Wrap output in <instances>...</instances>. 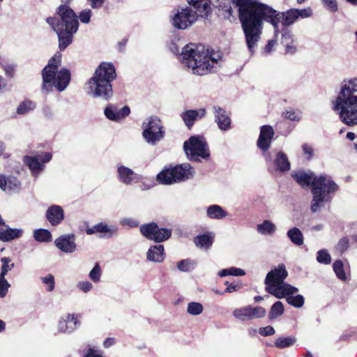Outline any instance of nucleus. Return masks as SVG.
Instances as JSON below:
<instances>
[{
  "instance_id": "c756f323",
  "label": "nucleus",
  "mask_w": 357,
  "mask_h": 357,
  "mask_svg": "<svg viewBox=\"0 0 357 357\" xmlns=\"http://www.w3.org/2000/svg\"><path fill=\"white\" fill-rule=\"evenodd\" d=\"M139 230L147 239L156 242V222L142 225Z\"/></svg>"
},
{
  "instance_id": "a18cd8bd",
  "label": "nucleus",
  "mask_w": 357,
  "mask_h": 357,
  "mask_svg": "<svg viewBox=\"0 0 357 357\" xmlns=\"http://www.w3.org/2000/svg\"><path fill=\"white\" fill-rule=\"evenodd\" d=\"M233 315L242 321L250 320L249 307L247 306L243 308L236 309L233 312Z\"/></svg>"
},
{
  "instance_id": "603ef678",
  "label": "nucleus",
  "mask_w": 357,
  "mask_h": 357,
  "mask_svg": "<svg viewBox=\"0 0 357 357\" xmlns=\"http://www.w3.org/2000/svg\"><path fill=\"white\" fill-rule=\"evenodd\" d=\"M282 295H283V298L294 296V294L298 291V289L296 287H294L288 283H282Z\"/></svg>"
},
{
  "instance_id": "5fc2aeb1",
  "label": "nucleus",
  "mask_w": 357,
  "mask_h": 357,
  "mask_svg": "<svg viewBox=\"0 0 357 357\" xmlns=\"http://www.w3.org/2000/svg\"><path fill=\"white\" fill-rule=\"evenodd\" d=\"M41 280L43 283L47 285V290L48 291H52L54 289L55 280L53 275L48 274L45 277H42Z\"/></svg>"
},
{
  "instance_id": "f8f14e48",
  "label": "nucleus",
  "mask_w": 357,
  "mask_h": 357,
  "mask_svg": "<svg viewBox=\"0 0 357 357\" xmlns=\"http://www.w3.org/2000/svg\"><path fill=\"white\" fill-rule=\"evenodd\" d=\"M79 324L76 314H67L59 320L57 330L61 333L70 334L79 327Z\"/></svg>"
},
{
  "instance_id": "5701e85b",
  "label": "nucleus",
  "mask_w": 357,
  "mask_h": 357,
  "mask_svg": "<svg viewBox=\"0 0 357 357\" xmlns=\"http://www.w3.org/2000/svg\"><path fill=\"white\" fill-rule=\"evenodd\" d=\"M0 227V240L3 242L11 241L20 238L23 234V229L10 228L7 225H1Z\"/></svg>"
},
{
  "instance_id": "bf43d9fd",
  "label": "nucleus",
  "mask_w": 357,
  "mask_h": 357,
  "mask_svg": "<svg viewBox=\"0 0 357 357\" xmlns=\"http://www.w3.org/2000/svg\"><path fill=\"white\" fill-rule=\"evenodd\" d=\"M296 13L298 19L299 17L303 18V19L307 18V17H311L313 14L312 9L310 7H307V8H303V9L296 8Z\"/></svg>"
},
{
  "instance_id": "338daca9",
  "label": "nucleus",
  "mask_w": 357,
  "mask_h": 357,
  "mask_svg": "<svg viewBox=\"0 0 357 357\" xmlns=\"http://www.w3.org/2000/svg\"><path fill=\"white\" fill-rule=\"evenodd\" d=\"M155 255H156V245L151 246L147 253H146V258L149 261H155Z\"/></svg>"
},
{
  "instance_id": "f704fd0d",
  "label": "nucleus",
  "mask_w": 357,
  "mask_h": 357,
  "mask_svg": "<svg viewBox=\"0 0 357 357\" xmlns=\"http://www.w3.org/2000/svg\"><path fill=\"white\" fill-rule=\"evenodd\" d=\"M284 312L283 303L281 301H276L271 307L268 313V319L270 320L275 319Z\"/></svg>"
},
{
  "instance_id": "13d9d810",
  "label": "nucleus",
  "mask_w": 357,
  "mask_h": 357,
  "mask_svg": "<svg viewBox=\"0 0 357 357\" xmlns=\"http://www.w3.org/2000/svg\"><path fill=\"white\" fill-rule=\"evenodd\" d=\"M92 16V11L90 9H84L82 10L78 16V18L80 20L82 23L89 24L91 21V17Z\"/></svg>"
},
{
  "instance_id": "c9c22d12",
  "label": "nucleus",
  "mask_w": 357,
  "mask_h": 357,
  "mask_svg": "<svg viewBox=\"0 0 357 357\" xmlns=\"http://www.w3.org/2000/svg\"><path fill=\"white\" fill-rule=\"evenodd\" d=\"M33 237L38 242H50L52 240L51 233L45 229H36L33 232Z\"/></svg>"
},
{
  "instance_id": "6e6552de",
  "label": "nucleus",
  "mask_w": 357,
  "mask_h": 357,
  "mask_svg": "<svg viewBox=\"0 0 357 357\" xmlns=\"http://www.w3.org/2000/svg\"><path fill=\"white\" fill-rule=\"evenodd\" d=\"M195 172L192 166L185 162L166 168L158 174V182L164 185H172L184 182L194 177Z\"/></svg>"
},
{
  "instance_id": "0eeeda50",
  "label": "nucleus",
  "mask_w": 357,
  "mask_h": 357,
  "mask_svg": "<svg viewBox=\"0 0 357 357\" xmlns=\"http://www.w3.org/2000/svg\"><path fill=\"white\" fill-rule=\"evenodd\" d=\"M186 158L191 162L208 161L211 157L209 146L206 138L202 135L190 136L183 146Z\"/></svg>"
},
{
  "instance_id": "2eb2a0df",
  "label": "nucleus",
  "mask_w": 357,
  "mask_h": 357,
  "mask_svg": "<svg viewBox=\"0 0 357 357\" xmlns=\"http://www.w3.org/2000/svg\"><path fill=\"white\" fill-rule=\"evenodd\" d=\"M206 114L205 108H199L198 109H187L182 112L180 116L188 129L191 130L195 123L203 119Z\"/></svg>"
},
{
  "instance_id": "6e6d98bb",
  "label": "nucleus",
  "mask_w": 357,
  "mask_h": 357,
  "mask_svg": "<svg viewBox=\"0 0 357 357\" xmlns=\"http://www.w3.org/2000/svg\"><path fill=\"white\" fill-rule=\"evenodd\" d=\"M349 246V240L348 237L344 236L341 238L336 245V249L338 250L340 253H344Z\"/></svg>"
},
{
  "instance_id": "0e129e2a",
  "label": "nucleus",
  "mask_w": 357,
  "mask_h": 357,
  "mask_svg": "<svg viewBox=\"0 0 357 357\" xmlns=\"http://www.w3.org/2000/svg\"><path fill=\"white\" fill-rule=\"evenodd\" d=\"M77 287L80 290L86 293L91 290L93 285L89 281H82L78 283Z\"/></svg>"
},
{
  "instance_id": "bb28decb",
  "label": "nucleus",
  "mask_w": 357,
  "mask_h": 357,
  "mask_svg": "<svg viewBox=\"0 0 357 357\" xmlns=\"http://www.w3.org/2000/svg\"><path fill=\"white\" fill-rule=\"evenodd\" d=\"M206 215L211 219L221 220L227 215V213L220 205L213 204L207 207Z\"/></svg>"
},
{
  "instance_id": "412c9836",
  "label": "nucleus",
  "mask_w": 357,
  "mask_h": 357,
  "mask_svg": "<svg viewBox=\"0 0 357 357\" xmlns=\"http://www.w3.org/2000/svg\"><path fill=\"white\" fill-rule=\"evenodd\" d=\"M47 220L52 226L59 225L64 218V212L61 206L52 205L46 211Z\"/></svg>"
},
{
  "instance_id": "1a4fd4ad",
  "label": "nucleus",
  "mask_w": 357,
  "mask_h": 357,
  "mask_svg": "<svg viewBox=\"0 0 357 357\" xmlns=\"http://www.w3.org/2000/svg\"><path fill=\"white\" fill-rule=\"evenodd\" d=\"M43 89L47 91L55 86L59 91H64L70 80V73L66 68L61 70L44 68L42 71Z\"/></svg>"
},
{
  "instance_id": "ddd939ff",
  "label": "nucleus",
  "mask_w": 357,
  "mask_h": 357,
  "mask_svg": "<svg viewBox=\"0 0 357 357\" xmlns=\"http://www.w3.org/2000/svg\"><path fill=\"white\" fill-rule=\"evenodd\" d=\"M130 113L128 106L119 108L117 105L109 104L104 109L105 116L110 121L119 122L123 120Z\"/></svg>"
},
{
  "instance_id": "7ed1b4c3",
  "label": "nucleus",
  "mask_w": 357,
  "mask_h": 357,
  "mask_svg": "<svg viewBox=\"0 0 357 357\" xmlns=\"http://www.w3.org/2000/svg\"><path fill=\"white\" fill-rule=\"evenodd\" d=\"M332 105L342 123L349 126L357 125V77L342 81Z\"/></svg>"
},
{
  "instance_id": "473e14b6",
  "label": "nucleus",
  "mask_w": 357,
  "mask_h": 357,
  "mask_svg": "<svg viewBox=\"0 0 357 357\" xmlns=\"http://www.w3.org/2000/svg\"><path fill=\"white\" fill-rule=\"evenodd\" d=\"M296 340L295 336L279 337L275 340L274 345L278 349H284L294 344Z\"/></svg>"
},
{
  "instance_id": "3c124183",
  "label": "nucleus",
  "mask_w": 357,
  "mask_h": 357,
  "mask_svg": "<svg viewBox=\"0 0 357 357\" xmlns=\"http://www.w3.org/2000/svg\"><path fill=\"white\" fill-rule=\"evenodd\" d=\"M172 236V229L167 228H159L158 227V243L163 242L169 239Z\"/></svg>"
},
{
  "instance_id": "e433bc0d",
  "label": "nucleus",
  "mask_w": 357,
  "mask_h": 357,
  "mask_svg": "<svg viewBox=\"0 0 357 357\" xmlns=\"http://www.w3.org/2000/svg\"><path fill=\"white\" fill-rule=\"evenodd\" d=\"M333 269L338 279L342 281H345L347 280V275L344 269V264L342 260H335L333 264Z\"/></svg>"
},
{
  "instance_id": "de8ad7c7",
  "label": "nucleus",
  "mask_w": 357,
  "mask_h": 357,
  "mask_svg": "<svg viewBox=\"0 0 357 357\" xmlns=\"http://www.w3.org/2000/svg\"><path fill=\"white\" fill-rule=\"evenodd\" d=\"M282 116L284 119H289L293 121H299L301 119V113L296 112L293 109H286L283 112Z\"/></svg>"
},
{
  "instance_id": "ea45409f",
  "label": "nucleus",
  "mask_w": 357,
  "mask_h": 357,
  "mask_svg": "<svg viewBox=\"0 0 357 357\" xmlns=\"http://www.w3.org/2000/svg\"><path fill=\"white\" fill-rule=\"evenodd\" d=\"M281 33V44L282 45H287L288 44H293L294 43V35L291 31L287 27H282L280 30Z\"/></svg>"
},
{
  "instance_id": "c03bdc74",
  "label": "nucleus",
  "mask_w": 357,
  "mask_h": 357,
  "mask_svg": "<svg viewBox=\"0 0 357 357\" xmlns=\"http://www.w3.org/2000/svg\"><path fill=\"white\" fill-rule=\"evenodd\" d=\"M249 307L250 320L256 318H262L266 314V310L261 306Z\"/></svg>"
},
{
  "instance_id": "aec40b11",
  "label": "nucleus",
  "mask_w": 357,
  "mask_h": 357,
  "mask_svg": "<svg viewBox=\"0 0 357 357\" xmlns=\"http://www.w3.org/2000/svg\"><path fill=\"white\" fill-rule=\"evenodd\" d=\"M189 5L192 6L196 12L197 17L206 18L211 13V0H187Z\"/></svg>"
},
{
  "instance_id": "79ce46f5",
  "label": "nucleus",
  "mask_w": 357,
  "mask_h": 357,
  "mask_svg": "<svg viewBox=\"0 0 357 357\" xmlns=\"http://www.w3.org/2000/svg\"><path fill=\"white\" fill-rule=\"evenodd\" d=\"M306 0H296L298 4L303 3ZM322 4L326 10L331 13H335L338 10V4L337 0H321Z\"/></svg>"
},
{
  "instance_id": "20e7f679",
  "label": "nucleus",
  "mask_w": 357,
  "mask_h": 357,
  "mask_svg": "<svg viewBox=\"0 0 357 357\" xmlns=\"http://www.w3.org/2000/svg\"><path fill=\"white\" fill-rule=\"evenodd\" d=\"M57 17H49L46 22L56 33L59 48L63 51L72 43L74 35L79 29L78 15L69 6V4H61L56 9Z\"/></svg>"
},
{
  "instance_id": "864d4df0",
  "label": "nucleus",
  "mask_w": 357,
  "mask_h": 357,
  "mask_svg": "<svg viewBox=\"0 0 357 357\" xmlns=\"http://www.w3.org/2000/svg\"><path fill=\"white\" fill-rule=\"evenodd\" d=\"M142 129L144 130L146 128L148 130H154L156 128V118L154 116H151L149 118H146L142 125Z\"/></svg>"
},
{
  "instance_id": "cd10ccee",
  "label": "nucleus",
  "mask_w": 357,
  "mask_h": 357,
  "mask_svg": "<svg viewBox=\"0 0 357 357\" xmlns=\"http://www.w3.org/2000/svg\"><path fill=\"white\" fill-rule=\"evenodd\" d=\"M289 241L296 246H301L304 243V236L300 229L294 227L290 228L287 232Z\"/></svg>"
},
{
  "instance_id": "4d7b16f0",
  "label": "nucleus",
  "mask_w": 357,
  "mask_h": 357,
  "mask_svg": "<svg viewBox=\"0 0 357 357\" xmlns=\"http://www.w3.org/2000/svg\"><path fill=\"white\" fill-rule=\"evenodd\" d=\"M120 223L122 226H127L129 228L137 227L139 225V221L132 218H122L120 220Z\"/></svg>"
},
{
  "instance_id": "e2e57ef3",
  "label": "nucleus",
  "mask_w": 357,
  "mask_h": 357,
  "mask_svg": "<svg viewBox=\"0 0 357 357\" xmlns=\"http://www.w3.org/2000/svg\"><path fill=\"white\" fill-rule=\"evenodd\" d=\"M259 333L264 337L273 335L275 333L274 328L271 326L261 327L259 329Z\"/></svg>"
},
{
  "instance_id": "09e8293b",
  "label": "nucleus",
  "mask_w": 357,
  "mask_h": 357,
  "mask_svg": "<svg viewBox=\"0 0 357 357\" xmlns=\"http://www.w3.org/2000/svg\"><path fill=\"white\" fill-rule=\"evenodd\" d=\"M142 136L144 140L149 144L154 145L156 143V132L154 130H148L147 128L143 130Z\"/></svg>"
},
{
  "instance_id": "f3484780",
  "label": "nucleus",
  "mask_w": 357,
  "mask_h": 357,
  "mask_svg": "<svg viewBox=\"0 0 357 357\" xmlns=\"http://www.w3.org/2000/svg\"><path fill=\"white\" fill-rule=\"evenodd\" d=\"M273 168L268 167L270 173H273L274 172L284 173L291 169V163L287 155L281 151L276 153L275 157L273 160Z\"/></svg>"
},
{
  "instance_id": "c85d7f7f",
  "label": "nucleus",
  "mask_w": 357,
  "mask_h": 357,
  "mask_svg": "<svg viewBox=\"0 0 357 357\" xmlns=\"http://www.w3.org/2000/svg\"><path fill=\"white\" fill-rule=\"evenodd\" d=\"M213 6L219 10L223 11L222 15L225 19L230 20L233 14V10L228 0H215Z\"/></svg>"
},
{
  "instance_id": "f03ea898",
  "label": "nucleus",
  "mask_w": 357,
  "mask_h": 357,
  "mask_svg": "<svg viewBox=\"0 0 357 357\" xmlns=\"http://www.w3.org/2000/svg\"><path fill=\"white\" fill-rule=\"evenodd\" d=\"M292 178L301 185H312L310 209L312 213L319 211L324 203L331 202L334 193L339 190L338 185L326 174L317 176L311 171H298L292 174Z\"/></svg>"
},
{
  "instance_id": "680f3d73",
  "label": "nucleus",
  "mask_w": 357,
  "mask_h": 357,
  "mask_svg": "<svg viewBox=\"0 0 357 357\" xmlns=\"http://www.w3.org/2000/svg\"><path fill=\"white\" fill-rule=\"evenodd\" d=\"M61 56H52L47 63V65L45 68H54V70H58L59 67L61 65Z\"/></svg>"
},
{
  "instance_id": "6ab92c4d",
  "label": "nucleus",
  "mask_w": 357,
  "mask_h": 357,
  "mask_svg": "<svg viewBox=\"0 0 357 357\" xmlns=\"http://www.w3.org/2000/svg\"><path fill=\"white\" fill-rule=\"evenodd\" d=\"M0 188L7 192H17L21 189V183L15 176L0 174Z\"/></svg>"
},
{
  "instance_id": "72a5a7b5",
  "label": "nucleus",
  "mask_w": 357,
  "mask_h": 357,
  "mask_svg": "<svg viewBox=\"0 0 357 357\" xmlns=\"http://www.w3.org/2000/svg\"><path fill=\"white\" fill-rule=\"evenodd\" d=\"M36 107V104L34 102L30 100H25L18 105L16 113L19 115H24L33 111Z\"/></svg>"
},
{
  "instance_id": "dca6fc26",
  "label": "nucleus",
  "mask_w": 357,
  "mask_h": 357,
  "mask_svg": "<svg viewBox=\"0 0 357 357\" xmlns=\"http://www.w3.org/2000/svg\"><path fill=\"white\" fill-rule=\"evenodd\" d=\"M55 245L65 253H73L77 249L75 236L64 234L57 238L54 241Z\"/></svg>"
},
{
  "instance_id": "58836bf2",
  "label": "nucleus",
  "mask_w": 357,
  "mask_h": 357,
  "mask_svg": "<svg viewBox=\"0 0 357 357\" xmlns=\"http://www.w3.org/2000/svg\"><path fill=\"white\" fill-rule=\"evenodd\" d=\"M286 301L287 303L294 307L301 308L303 306L305 303V298L303 296L298 294L296 296H289L286 297Z\"/></svg>"
},
{
  "instance_id": "423d86ee",
  "label": "nucleus",
  "mask_w": 357,
  "mask_h": 357,
  "mask_svg": "<svg viewBox=\"0 0 357 357\" xmlns=\"http://www.w3.org/2000/svg\"><path fill=\"white\" fill-rule=\"evenodd\" d=\"M116 70L113 64L101 63L93 76L89 80L88 93L93 97L109 100L113 95L111 82L116 78Z\"/></svg>"
},
{
  "instance_id": "b1692460",
  "label": "nucleus",
  "mask_w": 357,
  "mask_h": 357,
  "mask_svg": "<svg viewBox=\"0 0 357 357\" xmlns=\"http://www.w3.org/2000/svg\"><path fill=\"white\" fill-rule=\"evenodd\" d=\"M117 231V228L114 226L109 227L105 222H100L97 225H93L91 228H87L86 229V233L89 235H91L95 233H104L108 234H107V238L112 237V234H115Z\"/></svg>"
},
{
  "instance_id": "a878e982",
  "label": "nucleus",
  "mask_w": 357,
  "mask_h": 357,
  "mask_svg": "<svg viewBox=\"0 0 357 357\" xmlns=\"http://www.w3.org/2000/svg\"><path fill=\"white\" fill-rule=\"evenodd\" d=\"M213 238L214 235L212 233L207 232L195 236L194 243L200 248L208 249L213 243Z\"/></svg>"
},
{
  "instance_id": "8fccbe9b",
  "label": "nucleus",
  "mask_w": 357,
  "mask_h": 357,
  "mask_svg": "<svg viewBox=\"0 0 357 357\" xmlns=\"http://www.w3.org/2000/svg\"><path fill=\"white\" fill-rule=\"evenodd\" d=\"M101 268L98 263H96L92 270L89 272V278L94 282H98L100 280Z\"/></svg>"
},
{
  "instance_id": "39448f33",
  "label": "nucleus",
  "mask_w": 357,
  "mask_h": 357,
  "mask_svg": "<svg viewBox=\"0 0 357 357\" xmlns=\"http://www.w3.org/2000/svg\"><path fill=\"white\" fill-rule=\"evenodd\" d=\"M180 59L183 64L192 69L193 74L197 75L215 73L218 68V59L200 43H189L183 47Z\"/></svg>"
},
{
  "instance_id": "37998d69",
  "label": "nucleus",
  "mask_w": 357,
  "mask_h": 357,
  "mask_svg": "<svg viewBox=\"0 0 357 357\" xmlns=\"http://www.w3.org/2000/svg\"><path fill=\"white\" fill-rule=\"evenodd\" d=\"M317 261L319 264L328 265L331 262V257L326 249H321L317 252Z\"/></svg>"
},
{
  "instance_id": "49530a36",
  "label": "nucleus",
  "mask_w": 357,
  "mask_h": 357,
  "mask_svg": "<svg viewBox=\"0 0 357 357\" xmlns=\"http://www.w3.org/2000/svg\"><path fill=\"white\" fill-rule=\"evenodd\" d=\"M1 261L2 262V266L0 275H1V278H3L5 277L7 273L15 266V264L14 263H10V259L6 257H2L1 259Z\"/></svg>"
},
{
  "instance_id": "7c9ffc66",
  "label": "nucleus",
  "mask_w": 357,
  "mask_h": 357,
  "mask_svg": "<svg viewBox=\"0 0 357 357\" xmlns=\"http://www.w3.org/2000/svg\"><path fill=\"white\" fill-rule=\"evenodd\" d=\"M257 231L261 235H272L276 231V226L271 220H265L257 225Z\"/></svg>"
},
{
  "instance_id": "4468645a",
  "label": "nucleus",
  "mask_w": 357,
  "mask_h": 357,
  "mask_svg": "<svg viewBox=\"0 0 357 357\" xmlns=\"http://www.w3.org/2000/svg\"><path fill=\"white\" fill-rule=\"evenodd\" d=\"M274 136V130L271 126L264 125L260 128L259 136L257 139V146L262 151L266 152L271 147V144Z\"/></svg>"
},
{
  "instance_id": "4c0bfd02",
  "label": "nucleus",
  "mask_w": 357,
  "mask_h": 357,
  "mask_svg": "<svg viewBox=\"0 0 357 357\" xmlns=\"http://www.w3.org/2000/svg\"><path fill=\"white\" fill-rule=\"evenodd\" d=\"M196 263L190 259H182L177 263V268L182 272H190L195 269Z\"/></svg>"
},
{
  "instance_id": "052dcab7",
  "label": "nucleus",
  "mask_w": 357,
  "mask_h": 357,
  "mask_svg": "<svg viewBox=\"0 0 357 357\" xmlns=\"http://www.w3.org/2000/svg\"><path fill=\"white\" fill-rule=\"evenodd\" d=\"M9 287H10V284L5 279V277L1 278V275H0V297L1 298H3L6 296Z\"/></svg>"
},
{
  "instance_id": "9d476101",
  "label": "nucleus",
  "mask_w": 357,
  "mask_h": 357,
  "mask_svg": "<svg viewBox=\"0 0 357 357\" xmlns=\"http://www.w3.org/2000/svg\"><path fill=\"white\" fill-rule=\"evenodd\" d=\"M197 20V13L190 7H179L172 19V24L177 29L185 30Z\"/></svg>"
},
{
  "instance_id": "4be33fe9",
  "label": "nucleus",
  "mask_w": 357,
  "mask_h": 357,
  "mask_svg": "<svg viewBox=\"0 0 357 357\" xmlns=\"http://www.w3.org/2000/svg\"><path fill=\"white\" fill-rule=\"evenodd\" d=\"M288 273L286 267L283 264H279L278 266L268 273L266 277V282H276L279 284L284 283V280L287 277Z\"/></svg>"
},
{
  "instance_id": "a211bd4d",
  "label": "nucleus",
  "mask_w": 357,
  "mask_h": 357,
  "mask_svg": "<svg viewBox=\"0 0 357 357\" xmlns=\"http://www.w3.org/2000/svg\"><path fill=\"white\" fill-rule=\"evenodd\" d=\"M215 122L218 128L222 131H227L231 128V119L225 109L219 107H213Z\"/></svg>"
},
{
  "instance_id": "393cba45",
  "label": "nucleus",
  "mask_w": 357,
  "mask_h": 357,
  "mask_svg": "<svg viewBox=\"0 0 357 357\" xmlns=\"http://www.w3.org/2000/svg\"><path fill=\"white\" fill-rule=\"evenodd\" d=\"M118 176L119 180L126 185L131 184L137 179V174L131 169L125 166L118 167Z\"/></svg>"
},
{
  "instance_id": "f257e3e1",
  "label": "nucleus",
  "mask_w": 357,
  "mask_h": 357,
  "mask_svg": "<svg viewBox=\"0 0 357 357\" xmlns=\"http://www.w3.org/2000/svg\"><path fill=\"white\" fill-rule=\"evenodd\" d=\"M238 8V18L245 44L251 55L254 54L261 40L264 22L271 24L274 35L280 34L279 25L288 28L298 20L296 8L280 12L259 0H231Z\"/></svg>"
},
{
  "instance_id": "a19ab883",
  "label": "nucleus",
  "mask_w": 357,
  "mask_h": 357,
  "mask_svg": "<svg viewBox=\"0 0 357 357\" xmlns=\"http://www.w3.org/2000/svg\"><path fill=\"white\" fill-rule=\"evenodd\" d=\"M204 307L201 303L190 302L187 306V312L193 316H197L202 313Z\"/></svg>"
},
{
  "instance_id": "69168bd1",
  "label": "nucleus",
  "mask_w": 357,
  "mask_h": 357,
  "mask_svg": "<svg viewBox=\"0 0 357 357\" xmlns=\"http://www.w3.org/2000/svg\"><path fill=\"white\" fill-rule=\"evenodd\" d=\"M302 150L304 154L307 155V160H311L314 153V149L312 146L308 144H303L302 145Z\"/></svg>"
},
{
  "instance_id": "2f4dec72",
  "label": "nucleus",
  "mask_w": 357,
  "mask_h": 357,
  "mask_svg": "<svg viewBox=\"0 0 357 357\" xmlns=\"http://www.w3.org/2000/svg\"><path fill=\"white\" fill-rule=\"evenodd\" d=\"M264 283L266 284V291L275 296L277 298H283V295H282V283L279 284L276 282H266V280L264 281Z\"/></svg>"
},
{
  "instance_id": "9b49d317",
  "label": "nucleus",
  "mask_w": 357,
  "mask_h": 357,
  "mask_svg": "<svg viewBox=\"0 0 357 357\" xmlns=\"http://www.w3.org/2000/svg\"><path fill=\"white\" fill-rule=\"evenodd\" d=\"M52 157L51 153L46 152L36 156H24V162L31 170V175L37 178L44 169L45 164L50 161Z\"/></svg>"
},
{
  "instance_id": "774afa93",
  "label": "nucleus",
  "mask_w": 357,
  "mask_h": 357,
  "mask_svg": "<svg viewBox=\"0 0 357 357\" xmlns=\"http://www.w3.org/2000/svg\"><path fill=\"white\" fill-rule=\"evenodd\" d=\"M229 273H230V275L233 276H242L245 275V272L244 270L236 268V267H230L228 268Z\"/></svg>"
}]
</instances>
